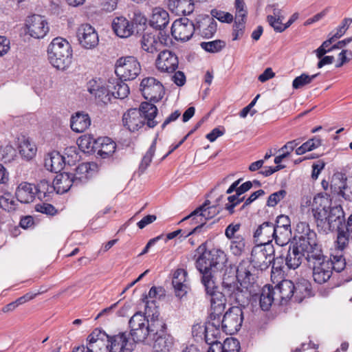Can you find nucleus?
<instances>
[{"label":"nucleus","mask_w":352,"mask_h":352,"mask_svg":"<svg viewBox=\"0 0 352 352\" xmlns=\"http://www.w3.org/2000/svg\"><path fill=\"white\" fill-rule=\"evenodd\" d=\"M312 212L317 226L324 231L344 228L345 219L342 206L338 205L330 207V200L327 196L318 194L314 197Z\"/></svg>","instance_id":"1"},{"label":"nucleus","mask_w":352,"mask_h":352,"mask_svg":"<svg viewBox=\"0 0 352 352\" xmlns=\"http://www.w3.org/2000/svg\"><path fill=\"white\" fill-rule=\"evenodd\" d=\"M158 109L156 106L148 102H142L140 107L127 110L122 116L123 126L130 132H136L145 124L154 128L158 121L155 120Z\"/></svg>","instance_id":"2"},{"label":"nucleus","mask_w":352,"mask_h":352,"mask_svg":"<svg viewBox=\"0 0 352 352\" xmlns=\"http://www.w3.org/2000/svg\"><path fill=\"white\" fill-rule=\"evenodd\" d=\"M47 56L53 67L63 70L72 62V49L71 45L65 38H54L48 45Z\"/></svg>","instance_id":"3"},{"label":"nucleus","mask_w":352,"mask_h":352,"mask_svg":"<svg viewBox=\"0 0 352 352\" xmlns=\"http://www.w3.org/2000/svg\"><path fill=\"white\" fill-rule=\"evenodd\" d=\"M308 254V263L313 269V278L318 284L326 283L331 276V264L329 258L322 254L321 248Z\"/></svg>","instance_id":"4"},{"label":"nucleus","mask_w":352,"mask_h":352,"mask_svg":"<svg viewBox=\"0 0 352 352\" xmlns=\"http://www.w3.org/2000/svg\"><path fill=\"white\" fill-rule=\"evenodd\" d=\"M145 314L148 316V340L166 333V324L162 318H160V312L155 300H147L145 305Z\"/></svg>","instance_id":"5"},{"label":"nucleus","mask_w":352,"mask_h":352,"mask_svg":"<svg viewBox=\"0 0 352 352\" xmlns=\"http://www.w3.org/2000/svg\"><path fill=\"white\" fill-rule=\"evenodd\" d=\"M274 252L272 243L257 245L252 250L250 263L254 268L265 270L274 261Z\"/></svg>","instance_id":"6"},{"label":"nucleus","mask_w":352,"mask_h":352,"mask_svg":"<svg viewBox=\"0 0 352 352\" xmlns=\"http://www.w3.org/2000/svg\"><path fill=\"white\" fill-rule=\"evenodd\" d=\"M115 72L121 80H133L141 72V65L134 56L118 58L116 63Z\"/></svg>","instance_id":"7"},{"label":"nucleus","mask_w":352,"mask_h":352,"mask_svg":"<svg viewBox=\"0 0 352 352\" xmlns=\"http://www.w3.org/2000/svg\"><path fill=\"white\" fill-rule=\"evenodd\" d=\"M130 336L134 342L147 343L148 340V316L142 312H136L129 322Z\"/></svg>","instance_id":"8"},{"label":"nucleus","mask_w":352,"mask_h":352,"mask_svg":"<svg viewBox=\"0 0 352 352\" xmlns=\"http://www.w3.org/2000/svg\"><path fill=\"white\" fill-rule=\"evenodd\" d=\"M204 285L206 292L210 296V307L212 315L219 316L224 311L226 306L225 293L223 291L220 292L217 290L214 280H210L208 275L205 276L204 279Z\"/></svg>","instance_id":"9"},{"label":"nucleus","mask_w":352,"mask_h":352,"mask_svg":"<svg viewBox=\"0 0 352 352\" xmlns=\"http://www.w3.org/2000/svg\"><path fill=\"white\" fill-rule=\"evenodd\" d=\"M223 292L230 300L244 306L248 301L249 293L248 288L239 287L238 283L234 281V277H223L222 282Z\"/></svg>","instance_id":"10"},{"label":"nucleus","mask_w":352,"mask_h":352,"mask_svg":"<svg viewBox=\"0 0 352 352\" xmlns=\"http://www.w3.org/2000/svg\"><path fill=\"white\" fill-rule=\"evenodd\" d=\"M223 292L230 300L244 306L248 301L249 293L248 288L239 287L238 283L234 281V277H223L222 282Z\"/></svg>","instance_id":"11"},{"label":"nucleus","mask_w":352,"mask_h":352,"mask_svg":"<svg viewBox=\"0 0 352 352\" xmlns=\"http://www.w3.org/2000/svg\"><path fill=\"white\" fill-rule=\"evenodd\" d=\"M243 320V311L239 306L230 308L221 321V329L226 334L233 335L241 329Z\"/></svg>","instance_id":"12"},{"label":"nucleus","mask_w":352,"mask_h":352,"mask_svg":"<svg viewBox=\"0 0 352 352\" xmlns=\"http://www.w3.org/2000/svg\"><path fill=\"white\" fill-rule=\"evenodd\" d=\"M140 91L145 99L154 102L160 101L164 94L162 84L153 77L142 79L140 83Z\"/></svg>","instance_id":"13"},{"label":"nucleus","mask_w":352,"mask_h":352,"mask_svg":"<svg viewBox=\"0 0 352 352\" xmlns=\"http://www.w3.org/2000/svg\"><path fill=\"white\" fill-rule=\"evenodd\" d=\"M79 45L84 49L92 50L98 46L99 37L95 28L88 23L81 24L76 30Z\"/></svg>","instance_id":"14"},{"label":"nucleus","mask_w":352,"mask_h":352,"mask_svg":"<svg viewBox=\"0 0 352 352\" xmlns=\"http://www.w3.org/2000/svg\"><path fill=\"white\" fill-rule=\"evenodd\" d=\"M209 201H206L203 205L198 207L197 209L192 211L189 215L182 219L181 221H184L187 220V219L191 217H193V219H195L196 216L200 217V221H197V223H200V225H197V226H195L190 232H189L185 236V237L188 236L192 234L197 233L198 232H200L201 228L205 225L206 221L207 219H211L218 212L215 206H209Z\"/></svg>","instance_id":"15"},{"label":"nucleus","mask_w":352,"mask_h":352,"mask_svg":"<svg viewBox=\"0 0 352 352\" xmlns=\"http://www.w3.org/2000/svg\"><path fill=\"white\" fill-rule=\"evenodd\" d=\"M195 31V25L187 18L175 20L171 27V34L177 41H187L190 40Z\"/></svg>","instance_id":"16"},{"label":"nucleus","mask_w":352,"mask_h":352,"mask_svg":"<svg viewBox=\"0 0 352 352\" xmlns=\"http://www.w3.org/2000/svg\"><path fill=\"white\" fill-rule=\"evenodd\" d=\"M111 85L105 86L100 79H92L87 84L88 91L95 97L99 104H107L112 98L111 93Z\"/></svg>","instance_id":"17"},{"label":"nucleus","mask_w":352,"mask_h":352,"mask_svg":"<svg viewBox=\"0 0 352 352\" xmlns=\"http://www.w3.org/2000/svg\"><path fill=\"white\" fill-rule=\"evenodd\" d=\"M315 251V250H309L308 246L305 245H300L296 243L289 248L285 258V263L289 269L295 270L298 268L303 258H305L308 261V254Z\"/></svg>","instance_id":"18"},{"label":"nucleus","mask_w":352,"mask_h":352,"mask_svg":"<svg viewBox=\"0 0 352 352\" xmlns=\"http://www.w3.org/2000/svg\"><path fill=\"white\" fill-rule=\"evenodd\" d=\"M28 33L33 38H43L50 30L48 23L44 16L34 14L26 20Z\"/></svg>","instance_id":"19"},{"label":"nucleus","mask_w":352,"mask_h":352,"mask_svg":"<svg viewBox=\"0 0 352 352\" xmlns=\"http://www.w3.org/2000/svg\"><path fill=\"white\" fill-rule=\"evenodd\" d=\"M296 232L298 241L296 243L305 245L309 250L321 248L317 243L316 232L310 229L307 223L299 222L296 226Z\"/></svg>","instance_id":"20"},{"label":"nucleus","mask_w":352,"mask_h":352,"mask_svg":"<svg viewBox=\"0 0 352 352\" xmlns=\"http://www.w3.org/2000/svg\"><path fill=\"white\" fill-rule=\"evenodd\" d=\"M87 340L91 352H109V336L104 331L94 329Z\"/></svg>","instance_id":"21"},{"label":"nucleus","mask_w":352,"mask_h":352,"mask_svg":"<svg viewBox=\"0 0 352 352\" xmlns=\"http://www.w3.org/2000/svg\"><path fill=\"white\" fill-rule=\"evenodd\" d=\"M178 64L177 56L169 50L162 51L155 60L157 69L162 72L172 73L177 69Z\"/></svg>","instance_id":"22"},{"label":"nucleus","mask_w":352,"mask_h":352,"mask_svg":"<svg viewBox=\"0 0 352 352\" xmlns=\"http://www.w3.org/2000/svg\"><path fill=\"white\" fill-rule=\"evenodd\" d=\"M82 182V177H77L76 174L61 173L58 174L54 179L56 192L58 194H63L67 192L73 184L78 185Z\"/></svg>","instance_id":"23"},{"label":"nucleus","mask_w":352,"mask_h":352,"mask_svg":"<svg viewBox=\"0 0 352 352\" xmlns=\"http://www.w3.org/2000/svg\"><path fill=\"white\" fill-rule=\"evenodd\" d=\"M172 284L175 296L179 298L184 297L190 289L187 272L181 268L176 270L173 274Z\"/></svg>","instance_id":"24"},{"label":"nucleus","mask_w":352,"mask_h":352,"mask_svg":"<svg viewBox=\"0 0 352 352\" xmlns=\"http://www.w3.org/2000/svg\"><path fill=\"white\" fill-rule=\"evenodd\" d=\"M196 31L205 38L212 37L217 30V21L208 15L200 16L197 19Z\"/></svg>","instance_id":"25"},{"label":"nucleus","mask_w":352,"mask_h":352,"mask_svg":"<svg viewBox=\"0 0 352 352\" xmlns=\"http://www.w3.org/2000/svg\"><path fill=\"white\" fill-rule=\"evenodd\" d=\"M251 263L248 261H241L237 266L236 270V276L237 281L241 287H247L254 281V275L251 273Z\"/></svg>","instance_id":"26"},{"label":"nucleus","mask_w":352,"mask_h":352,"mask_svg":"<svg viewBox=\"0 0 352 352\" xmlns=\"http://www.w3.org/2000/svg\"><path fill=\"white\" fill-rule=\"evenodd\" d=\"M131 344L129 341V335L126 332L109 336V352H124V350H131Z\"/></svg>","instance_id":"27"},{"label":"nucleus","mask_w":352,"mask_h":352,"mask_svg":"<svg viewBox=\"0 0 352 352\" xmlns=\"http://www.w3.org/2000/svg\"><path fill=\"white\" fill-rule=\"evenodd\" d=\"M147 344L152 345L153 352H170L173 346V338L164 333L149 338Z\"/></svg>","instance_id":"28"},{"label":"nucleus","mask_w":352,"mask_h":352,"mask_svg":"<svg viewBox=\"0 0 352 352\" xmlns=\"http://www.w3.org/2000/svg\"><path fill=\"white\" fill-rule=\"evenodd\" d=\"M279 303H284L294 296L295 285L289 280H283L274 288Z\"/></svg>","instance_id":"29"},{"label":"nucleus","mask_w":352,"mask_h":352,"mask_svg":"<svg viewBox=\"0 0 352 352\" xmlns=\"http://www.w3.org/2000/svg\"><path fill=\"white\" fill-rule=\"evenodd\" d=\"M112 29L120 38H128L133 32V25L124 16H117L112 21Z\"/></svg>","instance_id":"30"},{"label":"nucleus","mask_w":352,"mask_h":352,"mask_svg":"<svg viewBox=\"0 0 352 352\" xmlns=\"http://www.w3.org/2000/svg\"><path fill=\"white\" fill-rule=\"evenodd\" d=\"M17 201L23 204H29L34 201L36 195V186L28 182H22L15 192Z\"/></svg>","instance_id":"31"},{"label":"nucleus","mask_w":352,"mask_h":352,"mask_svg":"<svg viewBox=\"0 0 352 352\" xmlns=\"http://www.w3.org/2000/svg\"><path fill=\"white\" fill-rule=\"evenodd\" d=\"M169 14L166 10L160 7L153 9L150 19V24L153 28L163 30L169 23Z\"/></svg>","instance_id":"32"},{"label":"nucleus","mask_w":352,"mask_h":352,"mask_svg":"<svg viewBox=\"0 0 352 352\" xmlns=\"http://www.w3.org/2000/svg\"><path fill=\"white\" fill-rule=\"evenodd\" d=\"M274 223L264 222L260 225L254 233V237L258 241L260 244L271 243L274 239Z\"/></svg>","instance_id":"33"},{"label":"nucleus","mask_w":352,"mask_h":352,"mask_svg":"<svg viewBox=\"0 0 352 352\" xmlns=\"http://www.w3.org/2000/svg\"><path fill=\"white\" fill-rule=\"evenodd\" d=\"M44 166L47 170L57 173L65 166V157L56 151L50 153L45 157Z\"/></svg>","instance_id":"34"},{"label":"nucleus","mask_w":352,"mask_h":352,"mask_svg":"<svg viewBox=\"0 0 352 352\" xmlns=\"http://www.w3.org/2000/svg\"><path fill=\"white\" fill-rule=\"evenodd\" d=\"M210 251H205L197 260L196 266L197 270L202 274L201 282L204 284L205 276H208L210 280H213L212 276V266Z\"/></svg>","instance_id":"35"},{"label":"nucleus","mask_w":352,"mask_h":352,"mask_svg":"<svg viewBox=\"0 0 352 352\" xmlns=\"http://www.w3.org/2000/svg\"><path fill=\"white\" fill-rule=\"evenodd\" d=\"M162 42L160 38L152 33H144L141 39V48L150 54H153L160 50L162 47Z\"/></svg>","instance_id":"36"},{"label":"nucleus","mask_w":352,"mask_h":352,"mask_svg":"<svg viewBox=\"0 0 352 352\" xmlns=\"http://www.w3.org/2000/svg\"><path fill=\"white\" fill-rule=\"evenodd\" d=\"M168 6L177 15H188L194 10L192 0H168Z\"/></svg>","instance_id":"37"},{"label":"nucleus","mask_w":352,"mask_h":352,"mask_svg":"<svg viewBox=\"0 0 352 352\" xmlns=\"http://www.w3.org/2000/svg\"><path fill=\"white\" fill-rule=\"evenodd\" d=\"M91 125V119L85 112H77L71 118V129L77 133H82Z\"/></svg>","instance_id":"38"},{"label":"nucleus","mask_w":352,"mask_h":352,"mask_svg":"<svg viewBox=\"0 0 352 352\" xmlns=\"http://www.w3.org/2000/svg\"><path fill=\"white\" fill-rule=\"evenodd\" d=\"M276 291L270 285H265L260 295V306L262 310L268 311L272 303L278 301V297H275Z\"/></svg>","instance_id":"39"},{"label":"nucleus","mask_w":352,"mask_h":352,"mask_svg":"<svg viewBox=\"0 0 352 352\" xmlns=\"http://www.w3.org/2000/svg\"><path fill=\"white\" fill-rule=\"evenodd\" d=\"M96 145L100 146L98 154L102 158L111 156L116 151V144L109 138H100L97 140Z\"/></svg>","instance_id":"40"},{"label":"nucleus","mask_w":352,"mask_h":352,"mask_svg":"<svg viewBox=\"0 0 352 352\" xmlns=\"http://www.w3.org/2000/svg\"><path fill=\"white\" fill-rule=\"evenodd\" d=\"M118 79L109 80V83L111 85V96L115 98L124 99L129 94V86Z\"/></svg>","instance_id":"41"},{"label":"nucleus","mask_w":352,"mask_h":352,"mask_svg":"<svg viewBox=\"0 0 352 352\" xmlns=\"http://www.w3.org/2000/svg\"><path fill=\"white\" fill-rule=\"evenodd\" d=\"M204 336L206 342L210 346L216 344H222L219 341L221 338L220 329L213 322H209L206 325V331Z\"/></svg>","instance_id":"42"},{"label":"nucleus","mask_w":352,"mask_h":352,"mask_svg":"<svg viewBox=\"0 0 352 352\" xmlns=\"http://www.w3.org/2000/svg\"><path fill=\"white\" fill-rule=\"evenodd\" d=\"M347 189L346 179H334L331 184V190L333 195L338 197L339 200L342 198L349 200L351 197L346 192Z\"/></svg>","instance_id":"43"},{"label":"nucleus","mask_w":352,"mask_h":352,"mask_svg":"<svg viewBox=\"0 0 352 352\" xmlns=\"http://www.w3.org/2000/svg\"><path fill=\"white\" fill-rule=\"evenodd\" d=\"M294 285V298L296 301L301 302L304 298L311 295V284L308 280L302 279Z\"/></svg>","instance_id":"44"},{"label":"nucleus","mask_w":352,"mask_h":352,"mask_svg":"<svg viewBox=\"0 0 352 352\" xmlns=\"http://www.w3.org/2000/svg\"><path fill=\"white\" fill-rule=\"evenodd\" d=\"M274 240L276 243L280 246L287 245L292 237L291 228H278L274 226Z\"/></svg>","instance_id":"45"},{"label":"nucleus","mask_w":352,"mask_h":352,"mask_svg":"<svg viewBox=\"0 0 352 352\" xmlns=\"http://www.w3.org/2000/svg\"><path fill=\"white\" fill-rule=\"evenodd\" d=\"M36 190L39 199L48 200L50 194L56 191V188L54 184L51 185L47 180L43 179L36 186Z\"/></svg>","instance_id":"46"},{"label":"nucleus","mask_w":352,"mask_h":352,"mask_svg":"<svg viewBox=\"0 0 352 352\" xmlns=\"http://www.w3.org/2000/svg\"><path fill=\"white\" fill-rule=\"evenodd\" d=\"M211 253L212 266L213 272L222 270L227 261L226 255L221 250H214Z\"/></svg>","instance_id":"47"},{"label":"nucleus","mask_w":352,"mask_h":352,"mask_svg":"<svg viewBox=\"0 0 352 352\" xmlns=\"http://www.w3.org/2000/svg\"><path fill=\"white\" fill-rule=\"evenodd\" d=\"M19 153L27 160L32 159L36 153V145L29 139L23 138L19 144Z\"/></svg>","instance_id":"48"},{"label":"nucleus","mask_w":352,"mask_h":352,"mask_svg":"<svg viewBox=\"0 0 352 352\" xmlns=\"http://www.w3.org/2000/svg\"><path fill=\"white\" fill-rule=\"evenodd\" d=\"M157 138L154 139L151 145L150 146L148 151L143 156L142 161L139 166V172L140 173H144L146 168L149 166L152 159L155 155L156 150Z\"/></svg>","instance_id":"49"},{"label":"nucleus","mask_w":352,"mask_h":352,"mask_svg":"<svg viewBox=\"0 0 352 352\" xmlns=\"http://www.w3.org/2000/svg\"><path fill=\"white\" fill-rule=\"evenodd\" d=\"M321 145V140L318 137H314L303 143L300 146L296 149V155H302L307 151H311Z\"/></svg>","instance_id":"50"},{"label":"nucleus","mask_w":352,"mask_h":352,"mask_svg":"<svg viewBox=\"0 0 352 352\" xmlns=\"http://www.w3.org/2000/svg\"><path fill=\"white\" fill-rule=\"evenodd\" d=\"M200 45L202 49L208 52L217 53L226 47V42L218 39L209 42H202Z\"/></svg>","instance_id":"51"},{"label":"nucleus","mask_w":352,"mask_h":352,"mask_svg":"<svg viewBox=\"0 0 352 352\" xmlns=\"http://www.w3.org/2000/svg\"><path fill=\"white\" fill-rule=\"evenodd\" d=\"M245 248V241L244 238L238 235L232 241L230 244V250L232 253L236 256H240L243 254Z\"/></svg>","instance_id":"52"},{"label":"nucleus","mask_w":352,"mask_h":352,"mask_svg":"<svg viewBox=\"0 0 352 352\" xmlns=\"http://www.w3.org/2000/svg\"><path fill=\"white\" fill-rule=\"evenodd\" d=\"M17 206V201L10 193H5L0 197V207L8 212L14 211Z\"/></svg>","instance_id":"53"},{"label":"nucleus","mask_w":352,"mask_h":352,"mask_svg":"<svg viewBox=\"0 0 352 352\" xmlns=\"http://www.w3.org/2000/svg\"><path fill=\"white\" fill-rule=\"evenodd\" d=\"M97 140H94L92 137L89 135H84L77 140V144L78 147L83 152H90L91 151L95 145H96Z\"/></svg>","instance_id":"54"},{"label":"nucleus","mask_w":352,"mask_h":352,"mask_svg":"<svg viewBox=\"0 0 352 352\" xmlns=\"http://www.w3.org/2000/svg\"><path fill=\"white\" fill-rule=\"evenodd\" d=\"M319 74H316L311 76H309L307 74H302L300 76H297L294 78L292 82V87L295 89H300L305 85H307L312 82L314 79H315Z\"/></svg>","instance_id":"55"},{"label":"nucleus","mask_w":352,"mask_h":352,"mask_svg":"<svg viewBox=\"0 0 352 352\" xmlns=\"http://www.w3.org/2000/svg\"><path fill=\"white\" fill-rule=\"evenodd\" d=\"M16 157V150L10 144L2 147L0 150V158L5 163L12 162Z\"/></svg>","instance_id":"56"},{"label":"nucleus","mask_w":352,"mask_h":352,"mask_svg":"<svg viewBox=\"0 0 352 352\" xmlns=\"http://www.w3.org/2000/svg\"><path fill=\"white\" fill-rule=\"evenodd\" d=\"M329 261L331 264V271L333 270L337 272H340L346 267V261L342 254L333 255Z\"/></svg>","instance_id":"57"},{"label":"nucleus","mask_w":352,"mask_h":352,"mask_svg":"<svg viewBox=\"0 0 352 352\" xmlns=\"http://www.w3.org/2000/svg\"><path fill=\"white\" fill-rule=\"evenodd\" d=\"M337 248L341 250H344L349 244V239H351L344 230V228L337 230Z\"/></svg>","instance_id":"58"},{"label":"nucleus","mask_w":352,"mask_h":352,"mask_svg":"<svg viewBox=\"0 0 352 352\" xmlns=\"http://www.w3.org/2000/svg\"><path fill=\"white\" fill-rule=\"evenodd\" d=\"M222 345L223 352H239V342L236 338H226Z\"/></svg>","instance_id":"59"},{"label":"nucleus","mask_w":352,"mask_h":352,"mask_svg":"<svg viewBox=\"0 0 352 352\" xmlns=\"http://www.w3.org/2000/svg\"><path fill=\"white\" fill-rule=\"evenodd\" d=\"M286 195L287 192L285 190H280L271 194L267 199V205L269 207H274L285 197Z\"/></svg>","instance_id":"60"},{"label":"nucleus","mask_w":352,"mask_h":352,"mask_svg":"<svg viewBox=\"0 0 352 352\" xmlns=\"http://www.w3.org/2000/svg\"><path fill=\"white\" fill-rule=\"evenodd\" d=\"M211 17L213 19L215 18L223 23H230L233 21V16L229 12H225L223 11L217 10H212L211 11Z\"/></svg>","instance_id":"61"},{"label":"nucleus","mask_w":352,"mask_h":352,"mask_svg":"<svg viewBox=\"0 0 352 352\" xmlns=\"http://www.w3.org/2000/svg\"><path fill=\"white\" fill-rule=\"evenodd\" d=\"M35 210L37 212L52 216L56 214L57 212V210L54 208V206L47 203L36 204L35 206Z\"/></svg>","instance_id":"62"},{"label":"nucleus","mask_w":352,"mask_h":352,"mask_svg":"<svg viewBox=\"0 0 352 352\" xmlns=\"http://www.w3.org/2000/svg\"><path fill=\"white\" fill-rule=\"evenodd\" d=\"M352 23V19L349 18H345L342 20L341 24L338 27L336 32L333 35L336 39L342 37L349 28V25Z\"/></svg>","instance_id":"63"},{"label":"nucleus","mask_w":352,"mask_h":352,"mask_svg":"<svg viewBox=\"0 0 352 352\" xmlns=\"http://www.w3.org/2000/svg\"><path fill=\"white\" fill-rule=\"evenodd\" d=\"M284 19L278 20V19H274L271 15L267 16V21L270 25L272 27L274 31L277 32H282L285 30V27L283 23Z\"/></svg>","instance_id":"64"}]
</instances>
